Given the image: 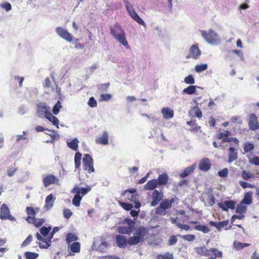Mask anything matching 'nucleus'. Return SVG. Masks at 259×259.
I'll use <instances>...</instances> for the list:
<instances>
[{
  "label": "nucleus",
  "instance_id": "obj_45",
  "mask_svg": "<svg viewBox=\"0 0 259 259\" xmlns=\"http://www.w3.org/2000/svg\"><path fill=\"white\" fill-rule=\"evenodd\" d=\"M207 69V64H200L197 65L195 67V70L196 72L200 73L203 71L206 70Z\"/></svg>",
  "mask_w": 259,
  "mask_h": 259
},
{
  "label": "nucleus",
  "instance_id": "obj_5",
  "mask_svg": "<svg viewBox=\"0 0 259 259\" xmlns=\"http://www.w3.org/2000/svg\"><path fill=\"white\" fill-rule=\"evenodd\" d=\"M82 163L84 170H88L89 173L95 171L93 167V159L89 154H85L84 155Z\"/></svg>",
  "mask_w": 259,
  "mask_h": 259
},
{
  "label": "nucleus",
  "instance_id": "obj_30",
  "mask_svg": "<svg viewBox=\"0 0 259 259\" xmlns=\"http://www.w3.org/2000/svg\"><path fill=\"white\" fill-rule=\"evenodd\" d=\"M196 88H201L199 87L190 85L183 90V93L187 95L197 94L196 93Z\"/></svg>",
  "mask_w": 259,
  "mask_h": 259
},
{
  "label": "nucleus",
  "instance_id": "obj_41",
  "mask_svg": "<svg viewBox=\"0 0 259 259\" xmlns=\"http://www.w3.org/2000/svg\"><path fill=\"white\" fill-rule=\"evenodd\" d=\"M51 229L52 228L51 227H42L40 229V232L41 234L43 236L42 237L45 238H48L50 236V235L48 234L51 231Z\"/></svg>",
  "mask_w": 259,
  "mask_h": 259
},
{
  "label": "nucleus",
  "instance_id": "obj_24",
  "mask_svg": "<svg viewBox=\"0 0 259 259\" xmlns=\"http://www.w3.org/2000/svg\"><path fill=\"white\" fill-rule=\"evenodd\" d=\"M161 113L164 119L172 118L174 116V111L168 107H163L161 109Z\"/></svg>",
  "mask_w": 259,
  "mask_h": 259
},
{
  "label": "nucleus",
  "instance_id": "obj_33",
  "mask_svg": "<svg viewBox=\"0 0 259 259\" xmlns=\"http://www.w3.org/2000/svg\"><path fill=\"white\" fill-rule=\"evenodd\" d=\"M143 241L136 235L134 236L131 237L128 239V244L130 245H135L139 243L142 242Z\"/></svg>",
  "mask_w": 259,
  "mask_h": 259
},
{
  "label": "nucleus",
  "instance_id": "obj_4",
  "mask_svg": "<svg viewBox=\"0 0 259 259\" xmlns=\"http://www.w3.org/2000/svg\"><path fill=\"white\" fill-rule=\"evenodd\" d=\"M50 108L45 103H39L36 105V114L40 118H45L50 113Z\"/></svg>",
  "mask_w": 259,
  "mask_h": 259
},
{
  "label": "nucleus",
  "instance_id": "obj_34",
  "mask_svg": "<svg viewBox=\"0 0 259 259\" xmlns=\"http://www.w3.org/2000/svg\"><path fill=\"white\" fill-rule=\"evenodd\" d=\"M79 141L77 138H75L71 141L67 142L68 146L73 150H77L78 147Z\"/></svg>",
  "mask_w": 259,
  "mask_h": 259
},
{
  "label": "nucleus",
  "instance_id": "obj_2",
  "mask_svg": "<svg viewBox=\"0 0 259 259\" xmlns=\"http://www.w3.org/2000/svg\"><path fill=\"white\" fill-rule=\"evenodd\" d=\"M123 1L125 4L126 9L131 18L139 24L146 28L147 26L144 21L139 17L131 4L127 0Z\"/></svg>",
  "mask_w": 259,
  "mask_h": 259
},
{
  "label": "nucleus",
  "instance_id": "obj_56",
  "mask_svg": "<svg viewBox=\"0 0 259 259\" xmlns=\"http://www.w3.org/2000/svg\"><path fill=\"white\" fill-rule=\"evenodd\" d=\"M1 8L5 9L7 12L10 11L12 9L11 5L8 2H3L0 4Z\"/></svg>",
  "mask_w": 259,
  "mask_h": 259
},
{
  "label": "nucleus",
  "instance_id": "obj_15",
  "mask_svg": "<svg viewBox=\"0 0 259 259\" xmlns=\"http://www.w3.org/2000/svg\"><path fill=\"white\" fill-rule=\"evenodd\" d=\"M109 135L108 132L107 131H104L102 134L100 136H99L96 139V142L97 144L107 145L109 143Z\"/></svg>",
  "mask_w": 259,
  "mask_h": 259
},
{
  "label": "nucleus",
  "instance_id": "obj_10",
  "mask_svg": "<svg viewBox=\"0 0 259 259\" xmlns=\"http://www.w3.org/2000/svg\"><path fill=\"white\" fill-rule=\"evenodd\" d=\"M91 188L90 186H87V188H80L77 185H75L74 187L71 190L72 193H75L76 195L82 196V197L90 192Z\"/></svg>",
  "mask_w": 259,
  "mask_h": 259
},
{
  "label": "nucleus",
  "instance_id": "obj_49",
  "mask_svg": "<svg viewBox=\"0 0 259 259\" xmlns=\"http://www.w3.org/2000/svg\"><path fill=\"white\" fill-rule=\"evenodd\" d=\"M28 133L26 131L23 132L22 135H17L16 136V141L17 142H19L22 140H25L27 139Z\"/></svg>",
  "mask_w": 259,
  "mask_h": 259
},
{
  "label": "nucleus",
  "instance_id": "obj_23",
  "mask_svg": "<svg viewBox=\"0 0 259 259\" xmlns=\"http://www.w3.org/2000/svg\"><path fill=\"white\" fill-rule=\"evenodd\" d=\"M114 38L121 45L123 46L127 49H130V47L128 45V41L125 36V33L120 34L114 37Z\"/></svg>",
  "mask_w": 259,
  "mask_h": 259
},
{
  "label": "nucleus",
  "instance_id": "obj_19",
  "mask_svg": "<svg viewBox=\"0 0 259 259\" xmlns=\"http://www.w3.org/2000/svg\"><path fill=\"white\" fill-rule=\"evenodd\" d=\"M55 199V198L52 194L48 195L45 200L46 204L44 206L45 209L48 210L51 209L54 206Z\"/></svg>",
  "mask_w": 259,
  "mask_h": 259
},
{
  "label": "nucleus",
  "instance_id": "obj_3",
  "mask_svg": "<svg viewBox=\"0 0 259 259\" xmlns=\"http://www.w3.org/2000/svg\"><path fill=\"white\" fill-rule=\"evenodd\" d=\"M59 230V228L58 227H55L52 232H51V234L50 235V236L48 238H43L42 236L39 233H37L36 234V237L37 239L43 242H44L45 244H42L40 242H37V244L39 245V247L40 248H48L49 246L51 245V239L53 238L54 235L55 233H56L57 232H58Z\"/></svg>",
  "mask_w": 259,
  "mask_h": 259
},
{
  "label": "nucleus",
  "instance_id": "obj_39",
  "mask_svg": "<svg viewBox=\"0 0 259 259\" xmlns=\"http://www.w3.org/2000/svg\"><path fill=\"white\" fill-rule=\"evenodd\" d=\"M242 177L244 180L247 181L254 178L255 176L252 172L243 170L242 172Z\"/></svg>",
  "mask_w": 259,
  "mask_h": 259
},
{
  "label": "nucleus",
  "instance_id": "obj_42",
  "mask_svg": "<svg viewBox=\"0 0 259 259\" xmlns=\"http://www.w3.org/2000/svg\"><path fill=\"white\" fill-rule=\"evenodd\" d=\"M194 229L204 233H207L210 231V229L207 226L202 225H196L194 227Z\"/></svg>",
  "mask_w": 259,
  "mask_h": 259
},
{
  "label": "nucleus",
  "instance_id": "obj_59",
  "mask_svg": "<svg viewBox=\"0 0 259 259\" xmlns=\"http://www.w3.org/2000/svg\"><path fill=\"white\" fill-rule=\"evenodd\" d=\"M212 252L214 255L215 258H221L223 256V253L219 251L218 249L212 248Z\"/></svg>",
  "mask_w": 259,
  "mask_h": 259
},
{
  "label": "nucleus",
  "instance_id": "obj_60",
  "mask_svg": "<svg viewBox=\"0 0 259 259\" xmlns=\"http://www.w3.org/2000/svg\"><path fill=\"white\" fill-rule=\"evenodd\" d=\"M218 175L219 177L222 178H225L227 177L228 175V169L227 168H225L223 169L218 171Z\"/></svg>",
  "mask_w": 259,
  "mask_h": 259
},
{
  "label": "nucleus",
  "instance_id": "obj_46",
  "mask_svg": "<svg viewBox=\"0 0 259 259\" xmlns=\"http://www.w3.org/2000/svg\"><path fill=\"white\" fill-rule=\"evenodd\" d=\"M244 203H242L238 205L236 208V211L237 213H243L246 212L247 207L244 205Z\"/></svg>",
  "mask_w": 259,
  "mask_h": 259
},
{
  "label": "nucleus",
  "instance_id": "obj_58",
  "mask_svg": "<svg viewBox=\"0 0 259 259\" xmlns=\"http://www.w3.org/2000/svg\"><path fill=\"white\" fill-rule=\"evenodd\" d=\"M33 237L31 235H29L26 239L21 244V247H25L28 244L32 241Z\"/></svg>",
  "mask_w": 259,
  "mask_h": 259
},
{
  "label": "nucleus",
  "instance_id": "obj_32",
  "mask_svg": "<svg viewBox=\"0 0 259 259\" xmlns=\"http://www.w3.org/2000/svg\"><path fill=\"white\" fill-rule=\"evenodd\" d=\"M252 192L251 191H249L246 193L243 199L241 201L242 203H244L247 205L250 204L252 202Z\"/></svg>",
  "mask_w": 259,
  "mask_h": 259
},
{
  "label": "nucleus",
  "instance_id": "obj_40",
  "mask_svg": "<svg viewBox=\"0 0 259 259\" xmlns=\"http://www.w3.org/2000/svg\"><path fill=\"white\" fill-rule=\"evenodd\" d=\"M78 239V237L73 233H68L66 237V242L69 245L71 242L75 241Z\"/></svg>",
  "mask_w": 259,
  "mask_h": 259
},
{
  "label": "nucleus",
  "instance_id": "obj_43",
  "mask_svg": "<svg viewBox=\"0 0 259 259\" xmlns=\"http://www.w3.org/2000/svg\"><path fill=\"white\" fill-rule=\"evenodd\" d=\"M24 255L26 259H36L39 256L38 253L30 251H26Z\"/></svg>",
  "mask_w": 259,
  "mask_h": 259
},
{
  "label": "nucleus",
  "instance_id": "obj_16",
  "mask_svg": "<svg viewBox=\"0 0 259 259\" xmlns=\"http://www.w3.org/2000/svg\"><path fill=\"white\" fill-rule=\"evenodd\" d=\"M108 246V243L106 241H98L94 242L92 247L93 249L99 251L100 252H104Z\"/></svg>",
  "mask_w": 259,
  "mask_h": 259
},
{
  "label": "nucleus",
  "instance_id": "obj_29",
  "mask_svg": "<svg viewBox=\"0 0 259 259\" xmlns=\"http://www.w3.org/2000/svg\"><path fill=\"white\" fill-rule=\"evenodd\" d=\"M175 198H173L170 200L165 199L163 200L160 205L165 210L170 208L172 207V204L175 202Z\"/></svg>",
  "mask_w": 259,
  "mask_h": 259
},
{
  "label": "nucleus",
  "instance_id": "obj_63",
  "mask_svg": "<svg viewBox=\"0 0 259 259\" xmlns=\"http://www.w3.org/2000/svg\"><path fill=\"white\" fill-rule=\"evenodd\" d=\"M88 104L92 108L96 107L97 106V101L94 97H91L89 99Z\"/></svg>",
  "mask_w": 259,
  "mask_h": 259
},
{
  "label": "nucleus",
  "instance_id": "obj_52",
  "mask_svg": "<svg viewBox=\"0 0 259 259\" xmlns=\"http://www.w3.org/2000/svg\"><path fill=\"white\" fill-rule=\"evenodd\" d=\"M179 236L181 238L183 239L184 240L188 241H193L196 238L195 236L194 235H192V234L179 235Z\"/></svg>",
  "mask_w": 259,
  "mask_h": 259
},
{
  "label": "nucleus",
  "instance_id": "obj_13",
  "mask_svg": "<svg viewBox=\"0 0 259 259\" xmlns=\"http://www.w3.org/2000/svg\"><path fill=\"white\" fill-rule=\"evenodd\" d=\"M235 205L236 202L232 200L226 201L218 204V206L224 211H228L229 208L231 209H234Z\"/></svg>",
  "mask_w": 259,
  "mask_h": 259
},
{
  "label": "nucleus",
  "instance_id": "obj_28",
  "mask_svg": "<svg viewBox=\"0 0 259 259\" xmlns=\"http://www.w3.org/2000/svg\"><path fill=\"white\" fill-rule=\"evenodd\" d=\"M169 179V177L166 173H162L159 175L157 180L158 181V185H165L167 183Z\"/></svg>",
  "mask_w": 259,
  "mask_h": 259
},
{
  "label": "nucleus",
  "instance_id": "obj_50",
  "mask_svg": "<svg viewBox=\"0 0 259 259\" xmlns=\"http://www.w3.org/2000/svg\"><path fill=\"white\" fill-rule=\"evenodd\" d=\"M250 245L249 243H243L239 242H234V246L236 249H240L244 247H248Z\"/></svg>",
  "mask_w": 259,
  "mask_h": 259
},
{
  "label": "nucleus",
  "instance_id": "obj_55",
  "mask_svg": "<svg viewBox=\"0 0 259 259\" xmlns=\"http://www.w3.org/2000/svg\"><path fill=\"white\" fill-rule=\"evenodd\" d=\"M184 82L188 84H193L195 83V79L193 75L190 74L185 78Z\"/></svg>",
  "mask_w": 259,
  "mask_h": 259
},
{
  "label": "nucleus",
  "instance_id": "obj_8",
  "mask_svg": "<svg viewBox=\"0 0 259 259\" xmlns=\"http://www.w3.org/2000/svg\"><path fill=\"white\" fill-rule=\"evenodd\" d=\"M201 51L199 49L198 44L192 45L189 49V53L187 56V59L192 58L195 59H198L201 55Z\"/></svg>",
  "mask_w": 259,
  "mask_h": 259
},
{
  "label": "nucleus",
  "instance_id": "obj_38",
  "mask_svg": "<svg viewBox=\"0 0 259 259\" xmlns=\"http://www.w3.org/2000/svg\"><path fill=\"white\" fill-rule=\"evenodd\" d=\"M81 156H82V155L79 152H77L75 154L74 163H75V166L76 169H78L80 165Z\"/></svg>",
  "mask_w": 259,
  "mask_h": 259
},
{
  "label": "nucleus",
  "instance_id": "obj_47",
  "mask_svg": "<svg viewBox=\"0 0 259 259\" xmlns=\"http://www.w3.org/2000/svg\"><path fill=\"white\" fill-rule=\"evenodd\" d=\"M17 170L18 168L15 167V165L8 167L7 168L8 175L10 177H13L17 172Z\"/></svg>",
  "mask_w": 259,
  "mask_h": 259
},
{
  "label": "nucleus",
  "instance_id": "obj_31",
  "mask_svg": "<svg viewBox=\"0 0 259 259\" xmlns=\"http://www.w3.org/2000/svg\"><path fill=\"white\" fill-rule=\"evenodd\" d=\"M45 118L52 122L54 125L59 128V120L56 117L54 116L51 112L47 115Z\"/></svg>",
  "mask_w": 259,
  "mask_h": 259
},
{
  "label": "nucleus",
  "instance_id": "obj_11",
  "mask_svg": "<svg viewBox=\"0 0 259 259\" xmlns=\"http://www.w3.org/2000/svg\"><path fill=\"white\" fill-rule=\"evenodd\" d=\"M163 197V193L159 192L157 190H155L152 195V202L151 205L155 206L157 205L159 202L162 200Z\"/></svg>",
  "mask_w": 259,
  "mask_h": 259
},
{
  "label": "nucleus",
  "instance_id": "obj_51",
  "mask_svg": "<svg viewBox=\"0 0 259 259\" xmlns=\"http://www.w3.org/2000/svg\"><path fill=\"white\" fill-rule=\"evenodd\" d=\"M156 259H173V254L168 252L164 254H158Z\"/></svg>",
  "mask_w": 259,
  "mask_h": 259
},
{
  "label": "nucleus",
  "instance_id": "obj_35",
  "mask_svg": "<svg viewBox=\"0 0 259 259\" xmlns=\"http://www.w3.org/2000/svg\"><path fill=\"white\" fill-rule=\"evenodd\" d=\"M254 148V145L253 143L249 142H245L243 146L244 152L243 154H245V153L250 152L252 151Z\"/></svg>",
  "mask_w": 259,
  "mask_h": 259
},
{
  "label": "nucleus",
  "instance_id": "obj_54",
  "mask_svg": "<svg viewBox=\"0 0 259 259\" xmlns=\"http://www.w3.org/2000/svg\"><path fill=\"white\" fill-rule=\"evenodd\" d=\"M233 142L236 145H238V144H239V141L236 138L228 137H226L225 138H224V140H222V142Z\"/></svg>",
  "mask_w": 259,
  "mask_h": 259
},
{
  "label": "nucleus",
  "instance_id": "obj_62",
  "mask_svg": "<svg viewBox=\"0 0 259 259\" xmlns=\"http://www.w3.org/2000/svg\"><path fill=\"white\" fill-rule=\"evenodd\" d=\"M125 223L127 225V227L131 228L134 230L135 226V223L130 219H126L125 220Z\"/></svg>",
  "mask_w": 259,
  "mask_h": 259
},
{
  "label": "nucleus",
  "instance_id": "obj_12",
  "mask_svg": "<svg viewBox=\"0 0 259 259\" xmlns=\"http://www.w3.org/2000/svg\"><path fill=\"white\" fill-rule=\"evenodd\" d=\"M249 126L251 130L255 131L259 128V123L257 116L253 113L250 115L249 118Z\"/></svg>",
  "mask_w": 259,
  "mask_h": 259
},
{
  "label": "nucleus",
  "instance_id": "obj_44",
  "mask_svg": "<svg viewBox=\"0 0 259 259\" xmlns=\"http://www.w3.org/2000/svg\"><path fill=\"white\" fill-rule=\"evenodd\" d=\"M231 133L229 131L225 130L223 132H220L217 134V137L218 139L224 140V138L228 137L230 135Z\"/></svg>",
  "mask_w": 259,
  "mask_h": 259
},
{
  "label": "nucleus",
  "instance_id": "obj_25",
  "mask_svg": "<svg viewBox=\"0 0 259 259\" xmlns=\"http://www.w3.org/2000/svg\"><path fill=\"white\" fill-rule=\"evenodd\" d=\"M158 185V181L156 179H152L149 181L144 186L145 190H154Z\"/></svg>",
  "mask_w": 259,
  "mask_h": 259
},
{
  "label": "nucleus",
  "instance_id": "obj_17",
  "mask_svg": "<svg viewBox=\"0 0 259 259\" xmlns=\"http://www.w3.org/2000/svg\"><path fill=\"white\" fill-rule=\"evenodd\" d=\"M110 32L114 37L125 33L121 27L117 23L111 27Z\"/></svg>",
  "mask_w": 259,
  "mask_h": 259
},
{
  "label": "nucleus",
  "instance_id": "obj_53",
  "mask_svg": "<svg viewBox=\"0 0 259 259\" xmlns=\"http://www.w3.org/2000/svg\"><path fill=\"white\" fill-rule=\"evenodd\" d=\"M62 107L61 103L60 101H58L57 103L55 105L53 108V112L55 115H57Z\"/></svg>",
  "mask_w": 259,
  "mask_h": 259
},
{
  "label": "nucleus",
  "instance_id": "obj_61",
  "mask_svg": "<svg viewBox=\"0 0 259 259\" xmlns=\"http://www.w3.org/2000/svg\"><path fill=\"white\" fill-rule=\"evenodd\" d=\"M239 184L243 189L247 188H253L254 187V185L244 181H239Z\"/></svg>",
  "mask_w": 259,
  "mask_h": 259
},
{
  "label": "nucleus",
  "instance_id": "obj_22",
  "mask_svg": "<svg viewBox=\"0 0 259 259\" xmlns=\"http://www.w3.org/2000/svg\"><path fill=\"white\" fill-rule=\"evenodd\" d=\"M68 245V250H70L71 252H69L68 255H72V253H78L80 250V245L78 242H75Z\"/></svg>",
  "mask_w": 259,
  "mask_h": 259
},
{
  "label": "nucleus",
  "instance_id": "obj_48",
  "mask_svg": "<svg viewBox=\"0 0 259 259\" xmlns=\"http://www.w3.org/2000/svg\"><path fill=\"white\" fill-rule=\"evenodd\" d=\"M82 199V196L78 195H75L72 200V203L75 206H79L80 204V201Z\"/></svg>",
  "mask_w": 259,
  "mask_h": 259
},
{
  "label": "nucleus",
  "instance_id": "obj_37",
  "mask_svg": "<svg viewBox=\"0 0 259 259\" xmlns=\"http://www.w3.org/2000/svg\"><path fill=\"white\" fill-rule=\"evenodd\" d=\"M39 208L38 207L33 208L28 206L26 208V211L28 215L35 216L36 214L39 211Z\"/></svg>",
  "mask_w": 259,
  "mask_h": 259
},
{
  "label": "nucleus",
  "instance_id": "obj_14",
  "mask_svg": "<svg viewBox=\"0 0 259 259\" xmlns=\"http://www.w3.org/2000/svg\"><path fill=\"white\" fill-rule=\"evenodd\" d=\"M115 240L117 246L121 248H124L128 243L127 238L121 235H116Z\"/></svg>",
  "mask_w": 259,
  "mask_h": 259
},
{
  "label": "nucleus",
  "instance_id": "obj_1",
  "mask_svg": "<svg viewBox=\"0 0 259 259\" xmlns=\"http://www.w3.org/2000/svg\"><path fill=\"white\" fill-rule=\"evenodd\" d=\"M201 34L205 41L210 45H216L221 42L218 34L212 29H209L207 31L201 30Z\"/></svg>",
  "mask_w": 259,
  "mask_h": 259
},
{
  "label": "nucleus",
  "instance_id": "obj_57",
  "mask_svg": "<svg viewBox=\"0 0 259 259\" xmlns=\"http://www.w3.org/2000/svg\"><path fill=\"white\" fill-rule=\"evenodd\" d=\"M155 212L157 214L164 215L166 213V211L160 205L156 208Z\"/></svg>",
  "mask_w": 259,
  "mask_h": 259
},
{
  "label": "nucleus",
  "instance_id": "obj_9",
  "mask_svg": "<svg viewBox=\"0 0 259 259\" xmlns=\"http://www.w3.org/2000/svg\"><path fill=\"white\" fill-rule=\"evenodd\" d=\"M59 179L53 175H48L44 176L43 178V183L45 187H48L52 184L59 185Z\"/></svg>",
  "mask_w": 259,
  "mask_h": 259
},
{
  "label": "nucleus",
  "instance_id": "obj_64",
  "mask_svg": "<svg viewBox=\"0 0 259 259\" xmlns=\"http://www.w3.org/2000/svg\"><path fill=\"white\" fill-rule=\"evenodd\" d=\"M72 214L73 213L69 209L66 208L64 209L63 210V216L67 219H69L71 217Z\"/></svg>",
  "mask_w": 259,
  "mask_h": 259
},
{
  "label": "nucleus",
  "instance_id": "obj_27",
  "mask_svg": "<svg viewBox=\"0 0 259 259\" xmlns=\"http://www.w3.org/2000/svg\"><path fill=\"white\" fill-rule=\"evenodd\" d=\"M196 164L194 163L192 165L186 167L180 174L181 178H185L190 175L195 169Z\"/></svg>",
  "mask_w": 259,
  "mask_h": 259
},
{
  "label": "nucleus",
  "instance_id": "obj_20",
  "mask_svg": "<svg viewBox=\"0 0 259 259\" xmlns=\"http://www.w3.org/2000/svg\"><path fill=\"white\" fill-rule=\"evenodd\" d=\"M189 115L192 117H197L201 118L202 116V113L199 108L197 106H195L191 108L189 111Z\"/></svg>",
  "mask_w": 259,
  "mask_h": 259
},
{
  "label": "nucleus",
  "instance_id": "obj_36",
  "mask_svg": "<svg viewBox=\"0 0 259 259\" xmlns=\"http://www.w3.org/2000/svg\"><path fill=\"white\" fill-rule=\"evenodd\" d=\"M132 230L131 228L127 226H121L118 228V232L121 234H128L130 235L132 232Z\"/></svg>",
  "mask_w": 259,
  "mask_h": 259
},
{
  "label": "nucleus",
  "instance_id": "obj_21",
  "mask_svg": "<svg viewBox=\"0 0 259 259\" xmlns=\"http://www.w3.org/2000/svg\"><path fill=\"white\" fill-rule=\"evenodd\" d=\"M229 152L228 162L231 163L238 159V153L235 149L232 147L229 148Z\"/></svg>",
  "mask_w": 259,
  "mask_h": 259
},
{
  "label": "nucleus",
  "instance_id": "obj_6",
  "mask_svg": "<svg viewBox=\"0 0 259 259\" xmlns=\"http://www.w3.org/2000/svg\"><path fill=\"white\" fill-rule=\"evenodd\" d=\"M55 32L61 38L69 42L73 40V36L72 35L67 29L62 27H57L55 28Z\"/></svg>",
  "mask_w": 259,
  "mask_h": 259
},
{
  "label": "nucleus",
  "instance_id": "obj_18",
  "mask_svg": "<svg viewBox=\"0 0 259 259\" xmlns=\"http://www.w3.org/2000/svg\"><path fill=\"white\" fill-rule=\"evenodd\" d=\"M210 160L206 158L201 159L199 163V168L201 170L207 171L210 169Z\"/></svg>",
  "mask_w": 259,
  "mask_h": 259
},
{
  "label": "nucleus",
  "instance_id": "obj_26",
  "mask_svg": "<svg viewBox=\"0 0 259 259\" xmlns=\"http://www.w3.org/2000/svg\"><path fill=\"white\" fill-rule=\"evenodd\" d=\"M148 230L143 227L139 228L135 232V235L140 237L143 241L144 240L145 236L148 233Z\"/></svg>",
  "mask_w": 259,
  "mask_h": 259
},
{
  "label": "nucleus",
  "instance_id": "obj_7",
  "mask_svg": "<svg viewBox=\"0 0 259 259\" xmlns=\"http://www.w3.org/2000/svg\"><path fill=\"white\" fill-rule=\"evenodd\" d=\"M0 218L4 220H9L15 221V217L10 214V209L8 206L5 203L3 204L1 208Z\"/></svg>",
  "mask_w": 259,
  "mask_h": 259
}]
</instances>
